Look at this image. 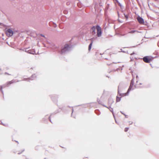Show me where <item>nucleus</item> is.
I'll use <instances>...</instances> for the list:
<instances>
[{
    "mask_svg": "<svg viewBox=\"0 0 159 159\" xmlns=\"http://www.w3.org/2000/svg\"><path fill=\"white\" fill-rule=\"evenodd\" d=\"M71 47L70 46L66 44L61 49L60 53L62 55H64L69 52L71 50Z\"/></svg>",
    "mask_w": 159,
    "mask_h": 159,
    "instance_id": "nucleus-1",
    "label": "nucleus"
},
{
    "mask_svg": "<svg viewBox=\"0 0 159 159\" xmlns=\"http://www.w3.org/2000/svg\"><path fill=\"white\" fill-rule=\"evenodd\" d=\"M16 82V80H13L11 81H9L7 82L6 84H4L3 85H1L0 86L1 88H0V90L2 93V94H3V92L2 90V88H5V87L6 86H8L9 84H11L13 83H15Z\"/></svg>",
    "mask_w": 159,
    "mask_h": 159,
    "instance_id": "nucleus-2",
    "label": "nucleus"
},
{
    "mask_svg": "<svg viewBox=\"0 0 159 159\" xmlns=\"http://www.w3.org/2000/svg\"><path fill=\"white\" fill-rule=\"evenodd\" d=\"M96 29L97 30V35L98 37H99L101 36L102 35V30L101 28L99 25H97L96 26Z\"/></svg>",
    "mask_w": 159,
    "mask_h": 159,
    "instance_id": "nucleus-3",
    "label": "nucleus"
},
{
    "mask_svg": "<svg viewBox=\"0 0 159 159\" xmlns=\"http://www.w3.org/2000/svg\"><path fill=\"white\" fill-rule=\"evenodd\" d=\"M123 84L122 83H120L119 84L118 86V94L119 96H121L122 95H124V94L123 93H120V91H119V89H121L123 86Z\"/></svg>",
    "mask_w": 159,
    "mask_h": 159,
    "instance_id": "nucleus-4",
    "label": "nucleus"
},
{
    "mask_svg": "<svg viewBox=\"0 0 159 159\" xmlns=\"http://www.w3.org/2000/svg\"><path fill=\"white\" fill-rule=\"evenodd\" d=\"M137 20L138 21V22L140 24H144V20L141 17H140L139 16H138L137 18Z\"/></svg>",
    "mask_w": 159,
    "mask_h": 159,
    "instance_id": "nucleus-5",
    "label": "nucleus"
},
{
    "mask_svg": "<svg viewBox=\"0 0 159 159\" xmlns=\"http://www.w3.org/2000/svg\"><path fill=\"white\" fill-rule=\"evenodd\" d=\"M6 34L8 36H11L13 35V32L12 30L9 29L7 30Z\"/></svg>",
    "mask_w": 159,
    "mask_h": 159,
    "instance_id": "nucleus-6",
    "label": "nucleus"
},
{
    "mask_svg": "<svg viewBox=\"0 0 159 159\" xmlns=\"http://www.w3.org/2000/svg\"><path fill=\"white\" fill-rule=\"evenodd\" d=\"M25 51L31 54H35V52L34 49L28 50V48H26L25 49Z\"/></svg>",
    "mask_w": 159,
    "mask_h": 159,
    "instance_id": "nucleus-7",
    "label": "nucleus"
},
{
    "mask_svg": "<svg viewBox=\"0 0 159 159\" xmlns=\"http://www.w3.org/2000/svg\"><path fill=\"white\" fill-rule=\"evenodd\" d=\"M36 77L35 74H33L31 76L28 78H25L23 80L25 81H29L30 80H34Z\"/></svg>",
    "mask_w": 159,
    "mask_h": 159,
    "instance_id": "nucleus-8",
    "label": "nucleus"
},
{
    "mask_svg": "<svg viewBox=\"0 0 159 159\" xmlns=\"http://www.w3.org/2000/svg\"><path fill=\"white\" fill-rule=\"evenodd\" d=\"M143 61L146 63H149L151 60L150 57L148 56H146L143 58Z\"/></svg>",
    "mask_w": 159,
    "mask_h": 159,
    "instance_id": "nucleus-9",
    "label": "nucleus"
},
{
    "mask_svg": "<svg viewBox=\"0 0 159 159\" xmlns=\"http://www.w3.org/2000/svg\"><path fill=\"white\" fill-rule=\"evenodd\" d=\"M114 102V100L111 98H110L108 99V104L109 106V108H111V106Z\"/></svg>",
    "mask_w": 159,
    "mask_h": 159,
    "instance_id": "nucleus-10",
    "label": "nucleus"
},
{
    "mask_svg": "<svg viewBox=\"0 0 159 159\" xmlns=\"http://www.w3.org/2000/svg\"><path fill=\"white\" fill-rule=\"evenodd\" d=\"M133 85H132L130 84V86L127 92V93H125L126 95H128L129 94V92L132 90H133L134 89H132V87H133Z\"/></svg>",
    "mask_w": 159,
    "mask_h": 159,
    "instance_id": "nucleus-11",
    "label": "nucleus"
},
{
    "mask_svg": "<svg viewBox=\"0 0 159 159\" xmlns=\"http://www.w3.org/2000/svg\"><path fill=\"white\" fill-rule=\"evenodd\" d=\"M49 25L50 26H52L54 28H56L57 26V25L55 23L52 21L49 23Z\"/></svg>",
    "mask_w": 159,
    "mask_h": 159,
    "instance_id": "nucleus-12",
    "label": "nucleus"
},
{
    "mask_svg": "<svg viewBox=\"0 0 159 159\" xmlns=\"http://www.w3.org/2000/svg\"><path fill=\"white\" fill-rule=\"evenodd\" d=\"M94 39H95L94 38H91L90 39V40L91 41V42L89 46V51H90L91 48V47H92V45L93 43V40H94Z\"/></svg>",
    "mask_w": 159,
    "mask_h": 159,
    "instance_id": "nucleus-13",
    "label": "nucleus"
},
{
    "mask_svg": "<svg viewBox=\"0 0 159 159\" xmlns=\"http://www.w3.org/2000/svg\"><path fill=\"white\" fill-rule=\"evenodd\" d=\"M96 27L95 28V26H93L91 28L92 33L93 35L96 34Z\"/></svg>",
    "mask_w": 159,
    "mask_h": 159,
    "instance_id": "nucleus-14",
    "label": "nucleus"
},
{
    "mask_svg": "<svg viewBox=\"0 0 159 159\" xmlns=\"http://www.w3.org/2000/svg\"><path fill=\"white\" fill-rule=\"evenodd\" d=\"M134 77H133V78L131 80L130 84L133 85L134 84Z\"/></svg>",
    "mask_w": 159,
    "mask_h": 159,
    "instance_id": "nucleus-15",
    "label": "nucleus"
},
{
    "mask_svg": "<svg viewBox=\"0 0 159 159\" xmlns=\"http://www.w3.org/2000/svg\"><path fill=\"white\" fill-rule=\"evenodd\" d=\"M121 100V97H116V102H119Z\"/></svg>",
    "mask_w": 159,
    "mask_h": 159,
    "instance_id": "nucleus-16",
    "label": "nucleus"
},
{
    "mask_svg": "<svg viewBox=\"0 0 159 159\" xmlns=\"http://www.w3.org/2000/svg\"><path fill=\"white\" fill-rule=\"evenodd\" d=\"M95 112L98 115H99L100 113L99 111L98 110H95Z\"/></svg>",
    "mask_w": 159,
    "mask_h": 159,
    "instance_id": "nucleus-17",
    "label": "nucleus"
},
{
    "mask_svg": "<svg viewBox=\"0 0 159 159\" xmlns=\"http://www.w3.org/2000/svg\"><path fill=\"white\" fill-rule=\"evenodd\" d=\"M77 5L79 7L81 8L82 7L83 5L80 2H79L78 3Z\"/></svg>",
    "mask_w": 159,
    "mask_h": 159,
    "instance_id": "nucleus-18",
    "label": "nucleus"
},
{
    "mask_svg": "<svg viewBox=\"0 0 159 159\" xmlns=\"http://www.w3.org/2000/svg\"><path fill=\"white\" fill-rule=\"evenodd\" d=\"M111 108V109H110V111L112 112V114H113V116H114V118L115 119V116H114V113H113V108Z\"/></svg>",
    "mask_w": 159,
    "mask_h": 159,
    "instance_id": "nucleus-19",
    "label": "nucleus"
},
{
    "mask_svg": "<svg viewBox=\"0 0 159 159\" xmlns=\"http://www.w3.org/2000/svg\"><path fill=\"white\" fill-rule=\"evenodd\" d=\"M135 32H138V31H137L136 30H131V31H130L129 32V33H131V34H133V33H134Z\"/></svg>",
    "mask_w": 159,
    "mask_h": 159,
    "instance_id": "nucleus-20",
    "label": "nucleus"
},
{
    "mask_svg": "<svg viewBox=\"0 0 159 159\" xmlns=\"http://www.w3.org/2000/svg\"><path fill=\"white\" fill-rule=\"evenodd\" d=\"M117 3H118V5L120 6V7L121 8L123 6L121 4V3L119 1H117Z\"/></svg>",
    "mask_w": 159,
    "mask_h": 159,
    "instance_id": "nucleus-21",
    "label": "nucleus"
},
{
    "mask_svg": "<svg viewBox=\"0 0 159 159\" xmlns=\"http://www.w3.org/2000/svg\"><path fill=\"white\" fill-rule=\"evenodd\" d=\"M52 114H51V115L49 117V120L50 121V122H51L52 123H53L52 122L51 120V116H52Z\"/></svg>",
    "mask_w": 159,
    "mask_h": 159,
    "instance_id": "nucleus-22",
    "label": "nucleus"
},
{
    "mask_svg": "<svg viewBox=\"0 0 159 159\" xmlns=\"http://www.w3.org/2000/svg\"><path fill=\"white\" fill-rule=\"evenodd\" d=\"M129 129V128H125V132H127L128 131Z\"/></svg>",
    "mask_w": 159,
    "mask_h": 159,
    "instance_id": "nucleus-23",
    "label": "nucleus"
},
{
    "mask_svg": "<svg viewBox=\"0 0 159 159\" xmlns=\"http://www.w3.org/2000/svg\"><path fill=\"white\" fill-rule=\"evenodd\" d=\"M109 5V4H107V5L106 6V9H108Z\"/></svg>",
    "mask_w": 159,
    "mask_h": 159,
    "instance_id": "nucleus-24",
    "label": "nucleus"
},
{
    "mask_svg": "<svg viewBox=\"0 0 159 159\" xmlns=\"http://www.w3.org/2000/svg\"><path fill=\"white\" fill-rule=\"evenodd\" d=\"M124 16H125V17L126 19L128 18V15H125V13H124Z\"/></svg>",
    "mask_w": 159,
    "mask_h": 159,
    "instance_id": "nucleus-25",
    "label": "nucleus"
},
{
    "mask_svg": "<svg viewBox=\"0 0 159 159\" xmlns=\"http://www.w3.org/2000/svg\"><path fill=\"white\" fill-rule=\"evenodd\" d=\"M64 13L65 14H67L68 13L67 11L66 10H64Z\"/></svg>",
    "mask_w": 159,
    "mask_h": 159,
    "instance_id": "nucleus-26",
    "label": "nucleus"
},
{
    "mask_svg": "<svg viewBox=\"0 0 159 159\" xmlns=\"http://www.w3.org/2000/svg\"><path fill=\"white\" fill-rule=\"evenodd\" d=\"M120 50H121V51H119V52H123L124 53H125L126 52L125 51H124L122 50V49H120Z\"/></svg>",
    "mask_w": 159,
    "mask_h": 159,
    "instance_id": "nucleus-27",
    "label": "nucleus"
},
{
    "mask_svg": "<svg viewBox=\"0 0 159 159\" xmlns=\"http://www.w3.org/2000/svg\"><path fill=\"white\" fill-rule=\"evenodd\" d=\"M129 125H131L133 124V122L129 121Z\"/></svg>",
    "mask_w": 159,
    "mask_h": 159,
    "instance_id": "nucleus-28",
    "label": "nucleus"
},
{
    "mask_svg": "<svg viewBox=\"0 0 159 159\" xmlns=\"http://www.w3.org/2000/svg\"><path fill=\"white\" fill-rule=\"evenodd\" d=\"M97 101L99 104H101L100 101V100L98 101V99Z\"/></svg>",
    "mask_w": 159,
    "mask_h": 159,
    "instance_id": "nucleus-29",
    "label": "nucleus"
},
{
    "mask_svg": "<svg viewBox=\"0 0 159 159\" xmlns=\"http://www.w3.org/2000/svg\"><path fill=\"white\" fill-rule=\"evenodd\" d=\"M135 54V52H133L132 53H131V54H130V55H133L134 54Z\"/></svg>",
    "mask_w": 159,
    "mask_h": 159,
    "instance_id": "nucleus-30",
    "label": "nucleus"
},
{
    "mask_svg": "<svg viewBox=\"0 0 159 159\" xmlns=\"http://www.w3.org/2000/svg\"><path fill=\"white\" fill-rule=\"evenodd\" d=\"M40 36H41L43 37H45L44 35H43V34H40Z\"/></svg>",
    "mask_w": 159,
    "mask_h": 159,
    "instance_id": "nucleus-31",
    "label": "nucleus"
},
{
    "mask_svg": "<svg viewBox=\"0 0 159 159\" xmlns=\"http://www.w3.org/2000/svg\"><path fill=\"white\" fill-rule=\"evenodd\" d=\"M103 106H104V107H106L107 108H108L109 109V108L108 107H107L105 105H102V104Z\"/></svg>",
    "mask_w": 159,
    "mask_h": 159,
    "instance_id": "nucleus-32",
    "label": "nucleus"
},
{
    "mask_svg": "<svg viewBox=\"0 0 159 159\" xmlns=\"http://www.w3.org/2000/svg\"><path fill=\"white\" fill-rule=\"evenodd\" d=\"M3 24L2 23H0V25H1V26H3Z\"/></svg>",
    "mask_w": 159,
    "mask_h": 159,
    "instance_id": "nucleus-33",
    "label": "nucleus"
},
{
    "mask_svg": "<svg viewBox=\"0 0 159 159\" xmlns=\"http://www.w3.org/2000/svg\"><path fill=\"white\" fill-rule=\"evenodd\" d=\"M124 115L125 116V118H128V117H127V115H125V114H124Z\"/></svg>",
    "mask_w": 159,
    "mask_h": 159,
    "instance_id": "nucleus-34",
    "label": "nucleus"
},
{
    "mask_svg": "<svg viewBox=\"0 0 159 159\" xmlns=\"http://www.w3.org/2000/svg\"><path fill=\"white\" fill-rule=\"evenodd\" d=\"M117 14H118V17H119V13L118 11L117 12Z\"/></svg>",
    "mask_w": 159,
    "mask_h": 159,
    "instance_id": "nucleus-35",
    "label": "nucleus"
},
{
    "mask_svg": "<svg viewBox=\"0 0 159 159\" xmlns=\"http://www.w3.org/2000/svg\"><path fill=\"white\" fill-rule=\"evenodd\" d=\"M120 112H121L122 114H123V115L125 114L123 113V112H122V111H120Z\"/></svg>",
    "mask_w": 159,
    "mask_h": 159,
    "instance_id": "nucleus-36",
    "label": "nucleus"
},
{
    "mask_svg": "<svg viewBox=\"0 0 159 159\" xmlns=\"http://www.w3.org/2000/svg\"><path fill=\"white\" fill-rule=\"evenodd\" d=\"M5 74H8V75H9L8 73H7V72H6L5 73Z\"/></svg>",
    "mask_w": 159,
    "mask_h": 159,
    "instance_id": "nucleus-37",
    "label": "nucleus"
},
{
    "mask_svg": "<svg viewBox=\"0 0 159 159\" xmlns=\"http://www.w3.org/2000/svg\"><path fill=\"white\" fill-rule=\"evenodd\" d=\"M21 153V152H18V154H20Z\"/></svg>",
    "mask_w": 159,
    "mask_h": 159,
    "instance_id": "nucleus-38",
    "label": "nucleus"
},
{
    "mask_svg": "<svg viewBox=\"0 0 159 159\" xmlns=\"http://www.w3.org/2000/svg\"><path fill=\"white\" fill-rule=\"evenodd\" d=\"M118 63H119V62H118ZM113 63L116 64V63H117V62H113Z\"/></svg>",
    "mask_w": 159,
    "mask_h": 159,
    "instance_id": "nucleus-39",
    "label": "nucleus"
},
{
    "mask_svg": "<svg viewBox=\"0 0 159 159\" xmlns=\"http://www.w3.org/2000/svg\"><path fill=\"white\" fill-rule=\"evenodd\" d=\"M67 5H69V2H67Z\"/></svg>",
    "mask_w": 159,
    "mask_h": 159,
    "instance_id": "nucleus-40",
    "label": "nucleus"
},
{
    "mask_svg": "<svg viewBox=\"0 0 159 159\" xmlns=\"http://www.w3.org/2000/svg\"><path fill=\"white\" fill-rule=\"evenodd\" d=\"M114 1L115 0H113ZM116 2H117V1H118V0H115Z\"/></svg>",
    "mask_w": 159,
    "mask_h": 159,
    "instance_id": "nucleus-41",
    "label": "nucleus"
},
{
    "mask_svg": "<svg viewBox=\"0 0 159 159\" xmlns=\"http://www.w3.org/2000/svg\"><path fill=\"white\" fill-rule=\"evenodd\" d=\"M136 78L137 79L138 78V75L136 76Z\"/></svg>",
    "mask_w": 159,
    "mask_h": 159,
    "instance_id": "nucleus-42",
    "label": "nucleus"
},
{
    "mask_svg": "<svg viewBox=\"0 0 159 159\" xmlns=\"http://www.w3.org/2000/svg\"><path fill=\"white\" fill-rule=\"evenodd\" d=\"M73 109H72V114L73 113Z\"/></svg>",
    "mask_w": 159,
    "mask_h": 159,
    "instance_id": "nucleus-43",
    "label": "nucleus"
},
{
    "mask_svg": "<svg viewBox=\"0 0 159 159\" xmlns=\"http://www.w3.org/2000/svg\"><path fill=\"white\" fill-rule=\"evenodd\" d=\"M24 151V150H22V152H23V151Z\"/></svg>",
    "mask_w": 159,
    "mask_h": 159,
    "instance_id": "nucleus-44",
    "label": "nucleus"
},
{
    "mask_svg": "<svg viewBox=\"0 0 159 159\" xmlns=\"http://www.w3.org/2000/svg\"><path fill=\"white\" fill-rule=\"evenodd\" d=\"M52 98V100H53V98Z\"/></svg>",
    "mask_w": 159,
    "mask_h": 159,
    "instance_id": "nucleus-45",
    "label": "nucleus"
},
{
    "mask_svg": "<svg viewBox=\"0 0 159 159\" xmlns=\"http://www.w3.org/2000/svg\"><path fill=\"white\" fill-rule=\"evenodd\" d=\"M2 74V73H0V75H1Z\"/></svg>",
    "mask_w": 159,
    "mask_h": 159,
    "instance_id": "nucleus-46",
    "label": "nucleus"
},
{
    "mask_svg": "<svg viewBox=\"0 0 159 159\" xmlns=\"http://www.w3.org/2000/svg\"><path fill=\"white\" fill-rule=\"evenodd\" d=\"M110 65L109 64H107V65Z\"/></svg>",
    "mask_w": 159,
    "mask_h": 159,
    "instance_id": "nucleus-47",
    "label": "nucleus"
},
{
    "mask_svg": "<svg viewBox=\"0 0 159 159\" xmlns=\"http://www.w3.org/2000/svg\"><path fill=\"white\" fill-rule=\"evenodd\" d=\"M140 84H141V83H140Z\"/></svg>",
    "mask_w": 159,
    "mask_h": 159,
    "instance_id": "nucleus-48",
    "label": "nucleus"
}]
</instances>
